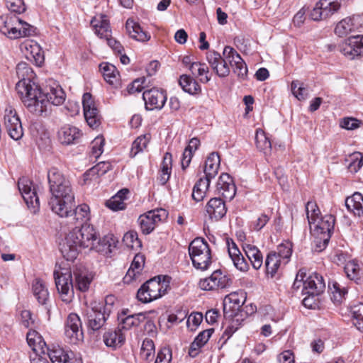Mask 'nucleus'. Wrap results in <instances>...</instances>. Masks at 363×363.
Here are the masks:
<instances>
[{"mask_svg":"<svg viewBox=\"0 0 363 363\" xmlns=\"http://www.w3.org/2000/svg\"><path fill=\"white\" fill-rule=\"evenodd\" d=\"M123 241L128 247L132 249L141 246V242L138 239V233L133 230L127 232L123 238Z\"/></svg>","mask_w":363,"mask_h":363,"instance_id":"53","label":"nucleus"},{"mask_svg":"<svg viewBox=\"0 0 363 363\" xmlns=\"http://www.w3.org/2000/svg\"><path fill=\"white\" fill-rule=\"evenodd\" d=\"M71 212L66 216H60L61 218H67L70 219V223L78 224L74 228H81L82 225H85L83 223L89 218V207L88 205L83 203L71 208Z\"/></svg>","mask_w":363,"mask_h":363,"instance_id":"24","label":"nucleus"},{"mask_svg":"<svg viewBox=\"0 0 363 363\" xmlns=\"http://www.w3.org/2000/svg\"><path fill=\"white\" fill-rule=\"evenodd\" d=\"M179 83L182 89L189 94L194 95L201 92V86L194 79L191 78L189 75H182L179 80Z\"/></svg>","mask_w":363,"mask_h":363,"instance_id":"40","label":"nucleus"},{"mask_svg":"<svg viewBox=\"0 0 363 363\" xmlns=\"http://www.w3.org/2000/svg\"><path fill=\"white\" fill-rule=\"evenodd\" d=\"M206 60L212 70L220 78L228 77L230 72L229 65L222 58L221 55L215 50L206 53Z\"/></svg>","mask_w":363,"mask_h":363,"instance_id":"19","label":"nucleus"},{"mask_svg":"<svg viewBox=\"0 0 363 363\" xmlns=\"http://www.w3.org/2000/svg\"><path fill=\"white\" fill-rule=\"evenodd\" d=\"M58 136L62 144L69 145L80 138L81 132L76 127L66 125L60 129Z\"/></svg>","mask_w":363,"mask_h":363,"instance_id":"34","label":"nucleus"},{"mask_svg":"<svg viewBox=\"0 0 363 363\" xmlns=\"http://www.w3.org/2000/svg\"><path fill=\"white\" fill-rule=\"evenodd\" d=\"M150 140V135L145 134L138 137L133 143L130 155L132 157L146 149Z\"/></svg>","mask_w":363,"mask_h":363,"instance_id":"45","label":"nucleus"},{"mask_svg":"<svg viewBox=\"0 0 363 363\" xmlns=\"http://www.w3.org/2000/svg\"><path fill=\"white\" fill-rule=\"evenodd\" d=\"M111 165L109 162H101L98 163L96 165L90 168L84 174L83 177L84 182H86L88 180L96 179L97 177L104 175L111 169Z\"/></svg>","mask_w":363,"mask_h":363,"instance_id":"38","label":"nucleus"},{"mask_svg":"<svg viewBox=\"0 0 363 363\" xmlns=\"http://www.w3.org/2000/svg\"><path fill=\"white\" fill-rule=\"evenodd\" d=\"M344 269L350 279L357 281L359 279L360 267L356 261L351 260L347 262Z\"/></svg>","mask_w":363,"mask_h":363,"instance_id":"49","label":"nucleus"},{"mask_svg":"<svg viewBox=\"0 0 363 363\" xmlns=\"http://www.w3.org/2000/svg\"><path fill=\"white\" fill-rule=\"evenodd\" d=\"M231 284L232 280L229 275L220 269H217L210 277L201 279L199 286L202 290L213 291L227 288Z\"/></svg>","mask_w":363,"mask_h":363,"instance_id":"12","label":"nucleus"},{"mask_svg":"<svg viewBox=\"0 0 363 363\" xmlns=\"http://www.w3.org/2000/svg\"><path fill=\"white\" fill-rule=\"evenodd\" d=\"M117 240L113 234L98 238L96 229L91 225L74 228L66 235L60 245V252L65 259L73 262L82 249L89 248L104 255H108L116 247Z\"/></svg>","mask_w":363,"mask_h":363,"instance_id":"1","label":"nucleus"},{"mask_svg":"<svg viewBox=\"0 0 363 363\" xmlns=\"http://www.w3.org/2000/svg\"><path fill=\"white\" fill-rule=\"evenodd\" d=\"M189 254L193 266L201 270H206L212 262L211 252L204 238L194 239L189 246Z\"/></svg>","mask_w":363,"mask_h":363,"instance_id":"7","label":"nucleus"},{"mask_svg":"<svg viewBox=\"0 0 363 363\" xmlns=\"http://www.w3.org/2000/svg\"><path fill=\"white\" fill-rule=\"evenodd\" d=\"M206 215L209 219L218 221L223 218L227 213V207L225 201L220 198H212L206 205Z\"/></svg>","mask_w":363,"mask_h":363,"instance_id":"21","label":"nucleus"},{"mask_svg":"<svg viewBox=\"0 0 363 363\" xmlns=\"http://www.w3.org/2000/svg\"><path fill=\"white\" fill-rule=\"evenodd\" d=\"M155 344L152 340L150 338H145L142 343L140 350L141 357L147 361L150 362L155 357Z\"/></svg>","mask_w":363,"mask_h":363,"instance_id":"46","label":"nucleus"},{"mask_svg":"<svg viewBox=\"0 0 363 363\" xmlns=\"http://www.w3.org/2000/svg\"><path fill=\"white\" fill-rule=\"evenodd\" d=\"M104 145V138L102 136H98L91 143V157L97 159L103 153Z\"/></svg>","mask_w":363,"mask_h":363,"instance_id":"55","label":"nucleus"},{"mask_svg":"<svg viewBox=\"0 0 363 363\" xmlns=\"http://www.w3.org/2000/svg\"><path fill=\"white\" fill-rule=\"evenodd\" d=\"M276 254L279 255V258H280L282 261L284 262V264L287 263L289 259L291 256L292 254V245L289 242H286L285 243H281L277 247V252Z\"/></svg>","mask_w":363,"mask_h":363,"instance_id":"52","label":"nucleus"},{"mask_svg":"<svg viewBox=\"0 0 363 363\" xmlns=\"http://www.w3.org/2000/svg\"><path fill=\"white\" fill-rule=\"evenodd\" d=\"M82 106L84 118L88 125L92 128H96L100 125L101 116L90 93L86 92L83 94Z\"/></svg>","mask_w":363,"mask_h":363,"instance_id":"18","label":"nucleus"},{"mask_svg":"<svg viewBox=\"0 0 363 363\" xmlns=\"http://www.w3.org/2000/svg\"><path fill=\"white\" fill-rule=\"evenodd\" d=\"M200 145V140L196 138L190 140L189 145L184 149L182 157V168L185 170L190 164L194 153Z\"/></svg>","mask_w":363,"mask_h":363,"instance_id":"39","label":"nucleus"},{"mask_svg":"<svg viewBox=\"0 0 363 363\" xmlns=\"http://www.w3.org/2000/svg\"><path fill=\"white\" fill-rule=\"evenodd\" d=\"M362 166L363 155L360 152H354L350 155V162L347 166L350 172H357Z\"/></svg>","mask_w":363,"mask_h":363,"instance_id":"54","label":"nucleus"},{"mask_svg":"<svg viewBox=\"0 0 363 363\" xmlns=\"http://www.w3.org/2000/svg\"><path fill=\"white\" fill-rule=\"evenodd\" d=\"M36 28L16 14L0 16V32L10 39L33 35Z\"/></svg>","mask_w":363,"mask_h":363,"instance_id":"5","label":"nucleus"},{"mask_svg":"<svg viewBox=\"0 0 363 363\" xmlns=\"http://www.w3.org/2000/svg\"><path fill=\"white\" fill-rule=\"evenodd\" d=\"M306 218L309 225L317 222L320 211L315 201H309L306 204Z\"/></svg>","mask_w":363,"mask_h":363,"instance_id":"47","label":"nucleus"},{"mask_svg":"<svg viewBox=\"0 0 363 363\" xmlns=\"http://www.w3.org/2000/svg\"><path fill=\"white\" fill-rule=\"evenodd\" d=\"M352 313L356 320L354 322V325L359 330L363 331V303H359L353 306L352 307Z\"/></svg>","mask_w":363,"mask_h":363,"instance_id":"51","label":"nucleus"},{"mask_svg":"<svg viewBox=\"0 0 363 363\" xmlns=\"http://www.w3.org/2000/svg\"><path fill=\"white\" fill-rule=\"evenodd\" d=\"M362 121L352 117L343 118L340 123L341 128L346 130H354L360 127Z\"/></svg>","mask_w":363,"mask_h":363,"instance_id":"60","label":"nucleus"},{"mask_svg":"<svg viewBox=\"0 0 363 363\" xmlns=\"http://www.w3.org/2000/svg\"><path fill=\"white\" fill-rule=\"evenodd\" d=\"M21 50H24L26 57L40 67L44 62V54L40 46L33 40H26L21 45Z\"/></svg>","mask_w":363,"mask_h":363,"instance_id":"23","label":"nucleus"},{"mask_svg":"<svg viewBox=\"0 0 363 363\" xmlns=\"http://www.w3.org/2000/svg\"><path fill=\"white\" fill-rule=\"evenodd\" d=\"M168 213L164 208H156L140 216L138 222L144 234H150L156 225L167 218Z\"/></svg>","mask_w":363,"mask_h":363,"instance_id":"11","label":"nucleus"},{"mask_svg":"<svg viewBox=\"0 0 363 363\" xmlns=\"http://www.w3.org/2000/svg\"><path fill=\"white\" fill-rule=\"evenodd\" d=\"M172 156L170 153L166 152L163 157L161 164L159 180L161 184L164 185L169 179L172 171Z\"/></svg>","mask_w":363,"mask_h":363,"instance_id":"42","label":"nucleus"},{"mask_svg":"<svg viewBox=\"0 0 363 363\" xmlns=\"http://www.w3.org/2000/svg\"><path fill=\"white\" fill-rule=\"evenodd\" d=\"M109 314L106 313L103 304L97 302L91 303L85 311V320L88 328L96 331L105 324Z\"/></svg>","mask_w":363,"mask_h":363,"instance_id":"10","label":"nucleus"},{"mask_svg":"<svg viewBox=\"0 0 363 363\" xmlns=\"http://www.w3.org/2000/svg\"><path fill=\"white\" fill-rule=\"evenodd\" d=\"M335 225V218L332 215H325L318 221L313 230L315 250L321 252L328 245Z\"/></svg>","mask_w":363,"mask_h":363,"instance_id":"9","label":"nucleus"},{"mask_svg":"<svg viewBox=\"0 0 363 363\" xmlns=\"http://www.w3.org/2000/svg\"><path fill=\"white\" fill-rule=\"evenodd\" d=\"M4 124L9 135L14 140H20L23 135L22 123L16 111L11 106L6 108Z\"/></svg>","mask_w":363,"mask_h":363,"instance_id":"13","label":"nucleus"},{"mask_svg":"<svg viewBox=\"0 0 363 363\" xmlns=\"http://www.w3.org/2000/svg\"><path fill=\"white\" fill-rule=\"evenodd\" d=\"M171 360V350L168 347H163L158 352L155 363H170Z\"/></svg>","mask_w":363,"mask_h":363,"instance_id":"64","label":"nucleus"},{"mask_svg":"<svg viewBox=\"0 0 363 363\" xmlns=\"http://www.w3.org/2000/svg\"><path fill=\"white\" fill-rule=\"evenodd\" d=\"M126 30L133 39L138 41L145 42L150 38L148 33L143 30L141 26L133 20L128 19L125 24Z\"/></svg>","mask_w":363,"mask_h":363,"instance_id":"32","label":"nucleus"},{"mask_svg":"<svg viewBox=\"0 0 363 363\" xmlns=\"http://www.w3.org/2000/svg\"><path fill=\"white\" fill-rule=\"evenodd\" d=\"M282 262L283 261L279 258V255L276 254V252H270L265 259L267 274L272 278L274 277L277 273L278 269Z\"/></svg>","mask_w":363,"mask_h":363,"instance_id":"41","label":"nucleus"},{"mask_svg":"<svg viewBox=\"0 0 363 363\" xmlns=\"http://www.w3.org/2000/svg\"><path fill=\"white\" fill-rule=\"evenodd\" d=\"M91 25L99 38L107 39L111 36V30L106 16H95L91 21Z\"/></svg>","mask_w":363,"mask_h":363,"instance_id":"27","label":"nucleus"},{"mask_svg":"<svg viewBox=\"0 0 363 363\" xmlns=\"http://www.w3.org/2000/svg\"><path fill=\"white\" fill-rule=\"evenodd\" d=\"M220 159L218 152H213L207 157L203 172L206 178L211 180L218 174Z\"/></svg>","mask_w":363,"mask_h":363,"instance_id":"28","label":"nucleus"},{"mask_svg":"<svg viewBox=\"0 0 363 363\" xmlns=\"http://www.w3.org/2000/svg\"><path fill=\"white\" fill-rule=\"evenodd\" d=\"M357 26L351 17L341 20L335 26V33L339 37H344L355 30Z\"/></svg>","mask_w":363,"mask_h":363,"instance_id":"43","label":"nucleus"},{"mask_svg":"<svg viewBox=\"0 0 363 363\" xmlns=\"http://www.w3.org/2000/svg\"><path fill=\"white\" fill-rule=\"evenodd\" d=\"M145 77H144L135 79L127 86L125 91H123V95L127 96L128 94L140 92L144 88L143 84H145Z\"/></svg>","mask_w":363,"mask_h":363,"instance_id":"56","label":"nucleus"},{"mask_svg":"<svg viewBox=\"0 0 363 363\" xmlns=\"http://www.w3.org/2000/svg\"><path fill=\"white\" fill-rule=\"evenodd\" d=\"M118 327L123 330H129L132 326L139 325L138 318L136 315H130L126 317H119Z\"/></svg>","mask_w":363,"mask_h":363,"instance_id":"57","label":"nucleus"},{"mask_svg":"<svg viewBox=\"0 0 363 363\" xmlns=\"http://www.w3.org/2000/svg\"><path fill=\"white\" fill-rule=\"evenodd\" d=\"M333 296L331 298L334 302L340 303L345 295L347 294V290L345 287L341 288L337 282L333 284Z\"/></svg>","mask_w":363,"mask_h":363,"instance_id":"62","label":"nucleus"},{"mask_svg":"<svg viewBox=\"0 0 363 363\" xmlns=\"http://www.w3.org/2000/svg\"><path fill=\"white\" fill-rule=\"evenodd\" d=\"M145 106L147 111L161 110L167 99V95L164 90L152 88L146 90L143 94Z\"/></svg>","mask_w":363,"mask_h":363,"instance_id":"16","label":"nucleus"},{"mask_svg":"<svg viewBox=\"0 0 363 363\" xmlns=\"http://www.w3.org/2000/svg\"><path fill=\"white\" fill-rule=\"evenodd\" d=\"M228 255L232 259L234 266L241 272H247L249 264L243 257L237 245L231 240L227 242Z\"/></svg>","mask_w":363,"mask_h":363,"instance_id":"25","label":"nucleus"},{"mask_svg":"<svg viewBox=\"0 0 363 363\" xmlns=\"http://www.w3.org/2000/svg\"><path fill=\"white\" fill-rule=\"evenodd\" d=\"M242 249L255 269H259L263 264V256L260 250L255 245L244 244Z\"/></svg>","mask_w":363,"mask_h":363,"instance_id":"31","label":"nucleus"},{"mask_svg":"<svg viewBox=\"0 0 363 363\" xmlns=\"http://www.w3.org/2000/svg\"><path fill=\"white\" fill-rule=\"evenodd\" d=\"M39 94H36V97L33 98V105L37 106L38 111H29L30 112L37 115L42 116L46 113L50 104L55 106H59L64 103L65 100V93L62 88L57 85L50 87V91L43 93L39 87Z\"/></svg>","mask_w":363,"mask_h":363,"instance_id":"6","label":"nucleus"},{"mask_svg":"<svg viewBox=\"0 0 363 363\" xmlns=\"http://www.w3.org/2000/svg\"><path fill=\"white\" fill-rule=\"evenodd\" d=\"M57 290L62 301L69 303L74 298V287L86 291L91 281L87 269L82 264H76L72 269H55L53 273Z\"/></svg>","mask_w":363,"mask_h":363,"instance_id":"3","label":"nucleus"},{"mask_svg":"<svg viewBox=\"0 0 363 363\" xmlns=\"http://www.w3.org/2000/svg\"><path fill=\"white\" fill-rule=\"evenodd\" d=\"M21 324L26 328H36L38 323L33 318L32 313L28 310H23L21 313Z\"/></svg>","mask_w":363,"mask_h":363,"instance_id":"59","label":"nucleus"},{"mask_svg":"<svg viewBox=\"0 0 363 363\" xmlns=\"http://www.w3.org/2000/svg\"><path fill=\"white\" fill-rule=\"evenodd\" d=\"M48 355L52 363H70V354L72 352L65 350L60 346H53L52 348H47Z\"/></svg>","mask_w":363,"mask_h":363,"instance_id":"33","label":"nucleus"},{"mask_svg":"<svg viewBox=\"0 0 363 363\" xmlns=\"http://www.w3.org/2000/svg\"><path fill=\"white\" fill-rule=\"evenodd\" d=\"M325 289V284L323 277L315 272L310 274L304 281L302 294L318 296Z\"/></svg>","mask_w":363,"mask_h":363,"instance_id":"20","label":"nucleus"},{"mask_svg":"<svg viewBox=\"0 0 363 363\" xmlns=\"http://www.w3.org/2000/svg\"><path fill=\"white\" fill-rule=\"evenodd\" d=\"M99 69L104 79L110 84L116 86L118 82V72L116 67L110 63L102 62Z\"/></svg>","mask_w":363,"mask_h":363,"instance_id":"35","label":"nucleus"},{"mask_svg":"<svg viewBox=\"0 0 363 363\" xmlns=\"http://www.w3.org/2000/svg\"><path fill=\"white\" fill-rule=\"evenodd\" d=\"M216 189L224 199L232 200L236 194V186L233 178L227 173H222L217 182Z\"/></svg>","mask_w":363,"mask_h":363,"instance_id":"22","label":"nucleus"},{"mask_svg":"<svg viewBox=\"0 0 363 363\" xmlns=\"http://www.w3.org/2000/svg\"><path fill=\"white\" fill-rule=\"evenodd\" d=\"M210 183V179L206 177L200 178L193 187L192 199L196 202L201 201L206 196Z\"/></svg>","mask_w":363,"mask_h":363,"instance_id":"37","label":"nucleus"},{"mask_svg":"<svg viewBox=\"0 0 363 363\" xmlns=\"http://www.w3.org/2000/svg\"><path fill=\"white\" fill-rule=\"evenodd\" d=\"M339 50L350 60L363 55V35L350 36L340 45Z\"/></svg>","mask_w":363,"mask_h":363,"instance_id":"15","label":"nucleus"},{"mask_svg":"<svg viewBox=\"0 0 363 363\" xmlns=\"http://www.w3.org/2000/svg\"><path fill=\"white\" fill-rule=\"evenodd\" d=\"M169 277H164L162 281L160 277H157L147 281L138 289V299L142 303H146L160 298L167 292L169 287Z\"/></svg>","mask_w":363,"mask_h":363,"instance_id":"8","label":"nucleus"},{"mask_svg":"<svg viewBox=\"0 0 363 363\" xmlns=\"http://www.w3.org/2000/svg\"><path fill=\"white\" fill-rule=\"evenodd\" d=\"M51 196L48 205L53 213L66 216L74 207V193L69 180L57 169L51 168L48 172Z\"/></svg>","mask_w":363,"mask_h":363,"instance_id":"2","label":"nucleus"},{"mask_svg":"<svg viewBox=\"0 0 363 363\" xmlns=\"http://www.w3.org/2000/svg\"><path fill=\"white\" fill-rule=\"evenodd\" d=\"M65 333L69 342L77 344L84 339L82 321L76 313H70L67 319Z\"/></svg>","mask_w":363,"mask_h":363,"instance_id":"17","label":"nucleus"},{"mask_svg":"<svg viewBox=\"0 0 363 363\" xmlns=\"http://www.w3.org/2000/svg\"><path fill=\"white\" fill-rule=\"evenodd\" d=\"M269 220V217L265 213H262L256 220L251 223L250 227L255 231H259L266 225Z\"/></svg>","mask_w":363,"mask_h":363,"instance_id":"63","label":"nucleus"},{"mask_svg":"<svg viewBox=\"0 0 363 363\" xmlns=\"http://www.w3.org/2000/svg\"><path fill=\"white\" fill-rule=\"evenodd\" d=\"M228 301L229 304H233V306H230L229 308H231L233 309H239L240 307H241L243 305V301H241L238 296V294H230L228 296H227L225 298L224 303H223V311L225 313L228 307Z\"/></svg>","mask_w":363,"mask_h":363,"instance_id":"58","label":"nucleus"},{"mask_svg":"<svg viewBox=\"0 0 363 363\" xmlns=\"http://www.w3.org/2000/svg\"><path fill=\"white\" fill-rule=\"evenodd\" d=\"M18 190L28 208H33V212L39 208V198L32 181L27 177H21L18 182Z\"/></svg>","mask_w":363,"mask_h":363,"instance_id":"14","label":"nucleus"},{"mask_svg":"<svg viewBox=\"0 0 363 363\" xmlns=\"http://www.w3.org/2000/svg\"><path fill=\"white\" fill-rule=\"evenodd\" d=\"M345 206L347 210L359 217L363 216V196L359 192H355L345 199Z\"/></svg>","mask_w":363,"mask_h":363,"instance_id":"30","label":"nucleus"},{"mask_svg":"<svg viewBox=\"0 0 363 363\" xmlns=\"http://www.w3.org/2000/svg\"><path fill=\"white\" fill-rule=\"evenodd\" d=\"M34 328H30V330L26 335V339L28 345L30 347H33V349L35 350V347L38 346L39 347L43 348V345H45L46 344L40 334Z\"/></svg>","mask_w":363,"mask_h":363,"instance_id":"48","label":"nucleus"},{"mask_svg":"<svg viewBox=\"0 0 363 363\" xmlns=\"http://www.w3.org/2000/svg\"><path fill=\"white\" fill-rule=\"evenodd\" d=\"M6 6L13 13H21L26 11L23 0H7Z\"/></svg>","mask_w":363,"mask_h":363,"instance_id":"61","label":"nucleus"},{"mask_svg":"<svg viewBox=\"0 0 363 363\" xmlns=\"http://www.w3.org/2000/svg\"><path fill=\"white\" fill-rule=\"evenodd\" d=\"M347 0H320L319 6L323 9V15L329 18L347 3Z\"/></svg>","mask_w":363,"mask_h":363,"instance_id":"36","label":"nucleus"},{"mask_svg":"<svg viewBox=\"0 0 363 363\" xmlns=\"http://www.w3.org/2000/svg\"><path fill=\"white\" fill-rule=\"evenodd\" d=\"M255 144L257 148L263 152L265 155L270 152L272 150V143L269 138L266 135L265 132L261 128L256 130Z\"/></svg>","mask_w":363,"mask_h":363,"instance_id":"44","label":"nucleus"},{"mask_svg":"<svg viewBox=\"0 0 363 363\" xmlns=\"http://www.w3.org/2000/svg\"><path fill=\"white\" fill-rule=\"evenodd\" d=\"M16 74L19 81L16 85V90L28 111L38 110L37 106L33 105V98L39 94V86L33 81L35 74L25 62H19L16 66Z\"/></svg>","mask_w":363,"mask_h":363,"instance_id":"4","label":"nucleus"},{"mask_svg":"<svg viewBox=\"0 0 363 363\" xmlns=\"http://www.w3.org/2000/svg\"><path fill=\"white\" fill-rule=\"evenodd\" d=\"M33 295L38 300V303L44 306L45 308L48 311V313H49V292L46 286L40 279H35L34 281L33 284Z\"/></svg>","mask_w":363,"mask_h":363,"instance_id":"26","label":"nucleus"},{"mask_svg":"<svg viewBox=\"0 0 363 363\" xmlns=\"http://www.w3.org/2000/svg\"><path fill=\"white\" fill-rule=\"evenodd\" d=\"M103 337L105 345L113 349L121 347L125 342V336L119 327L106 332Z\"/></svg>","mask_w":363,"mask_h":363,"instance_id":"29","label":"nucleus"},{"mask_svg":"<svg viewBox=\"0 0 363 363\" xmlns=\"http://www.w3.org/2000/svg\"><path fill=\"white\" fill-rule=\"evenodd\" d=\"M222 58L232 67L235 62L240 60L241 56L230 46H225L223 51Z\"/></svg>","mask_w":363,"mask_h":363,"instance_id":"50","label":"nucleus"}]
</instances>
